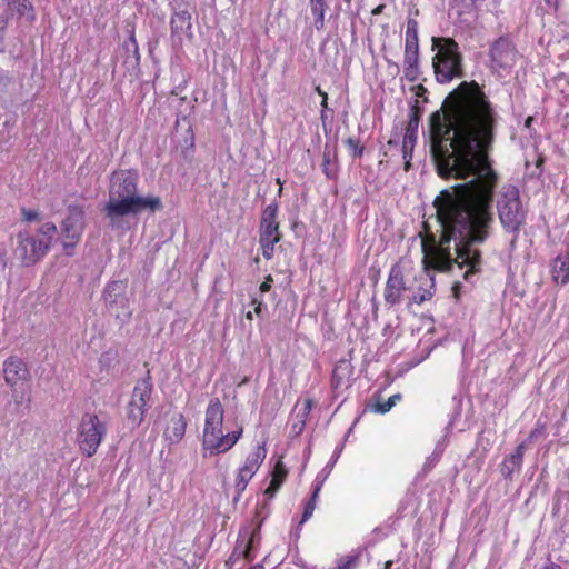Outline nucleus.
Masks as SVG:
<instances>
[{
  "instance_id": "nucleus-6",
  "label": "nucleus",
  "mask_w": 569,
  "mask_h": 569,
  "mask_svg": "<svg viewBox=\"0 0 569 569\" xmlns=\"http://www.w3.org/2000/svg\"><path fill=\"white\" fill-rule=\"evenodd\" d=\"M57 233V227L52 222L43 223L37 232V236L23 230L18 233V243L14 249L17 259L26 267H30L40 261L49 251L52 239Z\"/></svg>"
},
{
  "instance_id": "nucleus-10",
  "label": "nucleus",
  "mask_w": 569,
  "mask_h": 569,
  "mask_svg": "<svg viewBox=\"0 0 569 569\" xmlns=\"http://www.w3.org/2000/svg\"><path fill=\"white\" fill-rule=\"evenodd\" d=\"M412 284L405 278V271L400 263L391 267L386 282L383 299L388 306H397L403 301L409 305Z\"/></svg>"
},
{
  "instance_id": "nucleus-49",
  "label": "nucleus",
  "mask_w": 569,
  "mask_h": 569,
  "mask_svg": "<svg viewBox=\"0 0 569 569\" xmlns=\"http://www.w3.org/2000/svg\"><path fill=\"white\" fill-rule=\"evenodd\" d=\"M277 183L280 186V188H279V192H281V190H282V183H281L280 179H277Z\"/></svg>"
},
{
  "instance_id": "nucleus-12",
  "label": "nucleus",
  "mask_w": 569,
  "mask_h": 569,
  "mask_svg": "<svg viewBox=\"0 0 569 569\" xmlns=\"http://www.w3.org/2000/svg\"><path fill=\"white\" fill-rule=\"evenodd\" d=\"M490 68L499 77L510 73L518 58L511 41L507 38H499L490 48Z\"/></svg>"
},
{
  "instance_id": "nucleus-25",
  "label": "nucleus",
  "mask_w": 569,
  "mask_h": 569,
  "mask_svg": "<svg viewBox=\"0 0 569 569\" xmlns=\"http://www.w3.org/2000/svg\"><path fill=\"white\" fill-rule=\"evenodd\" d=\"M128 40H126L122 44L123 50L127 52L128 58H132L134 63H139L140 61V52H139V46L136 40L134 31L133 29H130L128 31Z\"/></svg>"
},
{
  "instance_id": "nucleus-21",
  "label": "nucleus",
  "mask_w": 569,
  "mask_h": 569,
  "mask_svg": "<svg viewBox=\"0 0 569 569\" xmlns=\"http://www.w3.org/2000/svg\"><path fill=\"white\" fill-rule=\"evenodd\" d=\"M523 452H525L523 445H519L516 448V450L503 460V462L501 465V473L505 477H507V478L511 477V475L516 470L520 469V467L522 465V460H523Z\"/></svg>"
},
{
  "instance_id": "nucleus-34",
  "label": "nucleus",
  "mask_w": 569,
  "mask_h": 569,
  "mask_svg": "<svg viewBox=\"0 0 569 569\" xmlns=\"http://www.w3.org/2000/svg\"><path fill=\"white\" fill-rule=\"evenodd\" d=\"M312 408V401L310 399H306L303 402V412H302V419L300 421L301 426L305 425V418L309 415L310 410ZM302 427H300L299 430H301Z\"/></svg>"
},
{
  "instance_id": "nucleus-35",
  "label": "nucleus",
  "mask_w": 569,
  "mask_h": 569,
  "mask_svg": "<svg viewBox=\"0 0 569 569\" xmlns=\"http://www.w3.org/2000/svg\"><path fill=\"white\" fill-rule=\"evenodd\" d=\"M272 281H273L272 277L271 276H267L264 281L259 287L260 292L261 293L268 292L271 289Z\"/></svg>"
},
{
  "instance_id": "nucleus-17",
  "label": "nucleus",
  "mask_w": 569,
  "mask_h": 569,
  "mask_svg": "<svg viewBox=\"0 0 569 569\" xmlns=\"http://www.w3.org/2000/svg\"><path fill=\"white\" fill-rule=\"evenodd\" d=\"M353 382V366L350 360L341 359L339 360L331 376V389L332 393L336 398L342 396Z\"/></svg>"
},
{
  "instance_id": "nucleus-28",
  "label": "nucleus",
  "mask_w": 569,
  "mask_h": 569,
  "mask_svg": "<svg viewBox=\"0 0 569 569\" xmlns=\"http://www.w3.org/2000/svg\"><path fill=\"white\" fill-rule=\"evenodd\" d=\"M318 498L319 496H315V493L312 492L310 500L305 505L302 517L300 520V526L312 517L317 506Z\"/></svg>"
},
{
  "instance_id": "nucleus-14",
  "label": "nucleus",
  "mask_w": 569,
  "mask_h": 569,
  "mask_svg": "<svg viewBox=\"0 0 569 569\" xmlns=\"http://www.w3.org/2000/svg\"><path fill=\"white\" fill-rule=\"evenodd\" d=\"M266 457L267 449L264 443L256 446L248 453L243 463L238 468L234 479V488L239 495L246 490L248 483L258 472Z\"/></svg>"
},
{
  "instance_id": "nucleus-2",
  "label": "nucleus",
  "mask_w": 569,
  "mask_h": 569,
  "mask_svg": "<svg viewBox=\"0 0 569 569\" xmlns=\"http://www.w3.org/2000/svg\"><path fill=\"white\" fill-rule=\"evenodd\" d=\"M137 183V172L121 170L112 174L104 212L113 229L129 230V216H137L142 210L154 212L162 209L159 197L138 196Z\"/></svg>"
},
{
  "instance_id": "nucleus-20",
  "label": "nucleus",
  "mask_w": 569,
  "mask_h": 569,
  "mask_svg": "<svg viewBox=\"0 0 569 569\" xmlns=\"http://www.w3.org/2000/svg\"><path fill=\"white\" fill-rule=\"evenodd\" d=\"M552 279L560 284L569 282V253L557 256L551 264Z\"/></svg>"
},
{
  "instance_id": "nucleus-27",
  "label": "nucleus",
  "mask_w": 569,
  "mask_h": 569,
  "mask_svg": "<svg viewBox=\"0 0 569 569\" xmlns=\"http://www.w3.org/2000/svg\"><path fill=\"white\" fill-rule=\"evenodd\" d=\"M400 400V395H393L388 398V400L383 402H378L375 405L373 410L378 413H386L391 410L393 406H396L397 401Z\"/></svg>"
},
{
  "instance_id": "nucleus-11",
  "label": "nucleus",
  "mask_w": 569,
  "mask_h": 569,
  "mask_svg": "<svg viewBox=\"0 0 569 569\" xmlns=\"http://www.w3.org/2000/svg\"><path fill=\"white\" fill-rule=\"evenodd\" d=\"M152 383L149 379H142L133 388L127 409L128 421L138 427L142 423L147 410L151 407Z\"/></svg>"
},
{
  "instance_id": "nucleus-29",
  "label": "nucleus",
  "mask_w": 569,
  "mask_h": 569,
  "mask_svg": "<svg viewBox=\"0 0 569 569\" xmlns=\"http://www.w3.org/2000/svg\"><path fill=\"white\" fill-rule=\"evenodd\" d=\"M350 152L353 157H361L363 153V147L360 144L359 140H356L353 138H349L346 141Z\"/></svg>"
},
{
  "instance_id": "nucleus-3",
  "label": "nucleus",
  "mask_w": 569,
  "mask_h": 569,
  "mask_svg": "<svg viewBox=\"0 0 569 569\" xmlns=\"http://www.w3.org/2000/svg\"><path fill=\"white\" fill-rule=\"evenodd\" d=\"M224 409L219 398H211L204 411L202 431L203 456H218L228 452L242 437L243 428L237 427L223 432Z\"/></svg>"
},
{
  "instance_id": "nucleus-50",
  "label": "nucleus",
  "mask_w": 569,
  "mask_h": 569,
  "mask_svg": "<svg viewBox=\"0 0 569 569\" xmlns=\"http://www.w3.org/2000/svg\"><path fill=\"white\" fill-rule=\"evenodd\" d=\"M250 569H262V568H261V567H259V566H256V567H252V568H250Z\"/></svg>"
},
{
  "instance_id": "nucleus-30",
  "label": "nucleus",
  "mask_w": 569,
  "mask_h": 569,
  "mask_svg": "<svg viewBox=\"0 0 569 569\" xmlns=\"http://www.w3.org/2000/svg\"><path fill=\"white\" fill-rule=\"evenodd\" d=\"M327 478H328V473H325V470H321L317 475V477H316V479H315V481L312 483V492L315 493V496H319V493L321 491V488H322V486H323V483H325Z\"/></svg>"
},
{
  "instance_id": "nucleus-7",
  "label": "nucleus",
  "mask_w": 569,
  "mask_h": 569,
  "mask_svg": "<svg viewBox=\"0 0 569 569\" xmlns=\"http://www.w3.org/2000/svg\"><path fill=\"white\" fill-rule=\"evenodd\" d=\"M107 433V423L94 413L82 416L78 427L77 440L80 450L88 457L93 456Z\"/></svg>"
},
{
  "instance_id": "nucleus-1",
  "label": "nucleus",
  "mask_w": 569,
  "mask_h": 569,
  "mask_svg": "<svg viewBox=\"0 0 569 569\" xmlns=\"http://www.w3.org/2000/svg\"><path fill=\"white\" fill-rule=\"evenodd\" d=\"M430 117L431 152L441 178L465 182L435 199L440 237L427 232L421 241L426 268L449 271L467 267L463 278L481 269L483 243L493 222L491 204L499 176L489 151L499 116L475 83H461Z\"/></svg>"
},
{
  "instance_id": "nucleus-37",
  "label": "nucleus",
  "mask_w": 569,
  "mask_h": 569,
  "mask_svg": "<svg viewBox=\"0 0 569 569\" xmlns=\"http://www.w3.org/2000/svg\"><path fill=\"white\" fill-rule=\"evenodd\" d=\"M251 305L254 307V313L260 315L263 302L261 299H258L257 297H252Z\"/></svg>"
},
{
  "instance_id": "nucleus-16",
  "label": "nucleus",
  "mask_w": 569,
  "mask_h": 569,
  "mask_svg": "<svg viewBox=\"0 0 569 569\" xmlns=\"http://www.w3.org/2000/svg\"><path fill=\"white\" fill-rule=\"evenodd\" d=\"M3 378L13 393L23 389L30 380V371L26 361L18 356H10L3 361Z\"/></svg>"
},
{
  "instance_id": "nucleus-44",
  "label": "nucleus",
  "mask_w": 569,
  "mask_h": 569,
  "mask_svg": "<svg viewBox=\"0 0 569 569\" xmlns=\"http://www.w3.org/2000/svg\"><path fill=\"white\" fill-rule=\"evenodd\" d=\"M332 469V465H327L322 470H325V473H330Z\"/></svg>"
},
{
  "instance_id": "nucleus-9",
  "label": "nucleus",
  "mask_w": 569,
  "mask_h": 569,
  "mask_svg": "<svg viewBox=\"0 0 569 569\" xmlns=\"http://www.w3.org/2000/svg\"><path fill=\"white\" fill-rule=\"evenodd\" d=\"M278 206L266 207L261 216L259 243L264 259L273 257L274 246L280 241L279 223L277 222Z\"/></svg>"
},
{
  "instance_id": "nucleus-19",
  "label": "nucleus",
  "mask_w": 569,
  "mask_h": 569,
  "mask_svg": "<svg viewBox=\"0 0 569 569\" xmlns=\"http://www.w3.org/2000/svg\"><path fill=\"white\" fill-rule=\"evenodd\" d=\"M187 428L186 419L182 415H174L164 431V438L170 443H178L184 436Z\"/></svg>"
},
{
  "instance_id": "nucleus-47",
  "label": "nucleus",
  "mask_w": 569,
  "mask_h": 569,
  "mask_svg": "<svg viewBox=\"0 0 569 569\" xmlns=\"http://www.w3.org/2000/svg\"><path fill=\"white\" fill-rule=\"evenodd\" d=\"M246 318H247L248 320H252V318H253V317H252V312H251V311H248V312L246 313Z\"/></svg>"
},
{
  "instance_id": "nucleus-40",
  "label": "nucleus",
  "mask_w": 569,
  "mask_h": 569,
  "mask_svg": "<svg viewBox=\"0 0 569 569\" xmlns=\"http://www.w3.org/2000/svg\"><path fill=\"white\" fill-rule=\"evenodd\" d=\"M440 453L441 452H439V453L435 452L432 455V457L428 459V461H427L428 466H431L432 463H436L438 461L439 457H440Z\"/></svg>"
},
{
  "instance_id": "nucleus-22",
  "label": "nucleus",
  "mask_w": 569,
  "mask_h": 569,
  "mask_svg": "<svg viewBox=\"0 0 569 569\" xmlns=\"http://www.w3.org/2000/svg\"><path fill=\"white\" fill-rule=\"evenodd\" d=\"M171 29L173 34H184L191 30V14L188 10L176 11L171 18Z\"/></svg>"
},
{
  "instance_id": "nucleus-5",
  "label": "nucleus",
  "mask_w": 569,
  "mask_h": 569,
  "mask_svg": "<svg viewBox=\"0 0 569 569\" xmlns=\"http://www.w3.org/2000/svg\"><path fill=\"white\" fill-rule=\"evenodd\" d=\"M432 50L437 51L432 59V66L436 80L439 83H448L462 77V56L453 39L433 37Z\"/></svg>"
},
{
  "instance_id": "nucleus-39",
  "label": "nucleus",
  "mask_w": 569,
  "mask_h": 569,
  "mask_svg": "<svg viewBox=\"0 0 569 569\" xmlns=\"http://www.w3.org/2000/svg\"><path fill=\"white\" fill-rule=\"evenodd\" d=\"M316 91H317V92L321 96V98H322V101H321V107H322V109H326V108H327V100H328V96H327V93H326L325 91H322V90L320 89V87H317V88H316Z\"/></svg>"
},
{
  "instance_id": "nucleus-8",
  "label": "nucleus",
  "mask_w": 569,
  "mask_h": 569,
  "mask_svg": "<svg viewBox=\"0 0 569 569\" xmlns=\"http://www.w3.org/2000/svg\"><path fill=\"white\" fill-rule=\"evenodd\" d=\"M86 213L81 207H70L61 223L60 241L67 256H72L86 228Z\"/></svg>"
},
{
  "instance_id": "nucleus-13",
  "label": "nucleus",
  "mask_w": 569,
  "mask_h": 569,
  "mask_svg": "<svg viewBox=\"0 0 569 569\" xmlns=\"http://www.w3.org/2000/svg\"><path fill=\"white\" fill-rule=\"evenodd\" d=\"M419 39H418V22L415 19H409L406 27V47L403 68L407 79L416 81L419 76Z\"/></svg>"
},
{
  "instance_id": "nucleus-48",
  "label": "nucleus",
  "mask_w": 569,
  "mask_h": 569,
  "mask_svg": "<svg viewBox=\"0 0 569 569\" xmlns=\"http://www.w3.org/2000/svg\"><path fill=\"white\" fill-rule=\"evenodd\" d=\"M391 565H392V562H391V561H387V562H386V567H385V569H390V568H391Z\"/></svg>"
},
{
  "instance_id": "nucleus-18",
  "label": "nucleus",
  "mask_w": 569,
  "mask_h": 569,
  "mask_svg": "<svg viewBox=\"0 0 569 569\" xmlns=\"http://www.w3.org/2000/svg\"><path fill=\"white\" fill-rule=\"evenodd\" d=\"M422 283L419 284L417 288L412 286V291L410 292V299H409V306L416 303L421 305L422 302L430 300L433 296V278L430 277L428 273L425 274L423 278H421Z\"/></svg>"
},
{
  "instance_id": "nucleus-38",
  "label": "nucleus",
  "mask_w": 569,
  "mask_h": 569,
  "mask_svg": "<svg viewBox=\"0 0 569 569\" xmlns=\"http://www.w3.org/2000/svg\"><path fill=\"white\" fill-rule=\"evenodd\" d=\"M402 158L405 160V170L408 171L411 166L412 152L402 151Z\"/></svg>"
},
{
  "instance_id": "nucleus-23",
  "label": "nucleus",
  "mask_w": 569,
  "mask_h": 569,
  "mask_svg": "<svg viewBox=\"0 0 569 569\" xmlns=\"http://www.w3.org/2000/svg\"><path fill=\"white\" fill-rule=\"evenodd\" d=\"M287 473L288 471L283 462L278 461L273 468L271 481L268 488L264 490V495L268 496L269 498H272L283 483Z\"/></svg>"
},
{
  "instance_id": "nucleus-46",
  "label": "nucleus",
  "mask_w": 569,
  "mask_h": 569,
  "mask_svg": "<svg viewBox=\"0 0 569 569\" xmlns=\"http://www.w3.org/2000/svg\"><path fill=\"white\" fill-rule=\"evenodd\" d=\"M244 557H246L247 559H249V558H250V547H249V546H247V550L244 551Z\"/></svg>"
},
{
  "instance_id": "nucleus-24",
  "label": "nucleus",
  "mask_w": 569,
  "mask_h": 569,
  "mask_svg": "<svg viewBox=\"0 0 569 569\" xmlns=\"http://www.w3.org/2000/svg\"><path fill=\"white\" fill-rule=\"evenodd\" d=\"M311 13L315 17V26L318 30L325 26V13L327 10L326 0H310Z\"/></svg>"
},
{
  "instance_id": "nucleus-45",
  "label": "nucleus",
  "mask_w": 569,
  "mask_h": 569,
  "mask_svg": "<svg viewBox=\"0 0 569 569\" xmlns=\"http://www.w3.org/2000/svg\"><path fill=\"white\" fill-rule=\"evenodd\" d=\"M531 122H532V117H528L525 122L526 127L529 128L531 126Z\"/></svg>"
},
{
  "instance_id": "nucleus-31",
  "label": "nucleus",
  "mask_w": 569,
  "mask_h": 569,
  "mask_svg": "<svg viewBox=\"0 0 569 569\" xmlns=\"http://www.w3.org/2000/svg\"><path fill=\"white\" fill-rule=\"evenodd\" d=\"M22 217L26 221H33L39 219V212L31 209H22Z\"/></svg>"
},
{
  "instance_id": "nucleus-36",
  "label": "nucleus",
  "mask_w": 569,
  "mask_h": 569,
  "mask_svg": "<svg viewBox=\"0 0 569 569\" xmlns=\"http://www.w3.org/2000/svg\"><path fill=\"white\" fill-rule=\"evenodd\" d=\"M329 164H330V160H329V157L327 154L323 156V163H322V167H323V172L328 177V178H332L333 177V172L331 171V169L329 168Z\"/></svg>"
},
{
  "instance_id": "nucleus-32",
  "label": "nucleus",
  "mask_w": 569,
  "mask_h": 569,
  "mask_svg": "<svg viewBox=\"0 0 569 569\" xmlns=\"http://www.w3.org/2000/svg\"><path fill=\"white\" fill-rule=\"evenodd\" d=\"M7 23H8L7 19L3 17H0V51H2L4 48L3 39H4V31L7 28Z\"/></svg>"
},
{
  "instance_id": "nucleus-41",
  "label": "nucleus",
  "mask_w": 569,
  "mask_h": 569,
  "mask_svg": "<svg viewBox=\"0 0 569 569\" xmlns=\"http://www.w3.org/2000/svg\"><path fill=\"white\" fill-rule=\"evenodd\" d=\"M539 569H561L560 566L556 565V563H546L543 565L542 567H540Z\"/></svg>"
},
{
  "instance_id": "nucleus-33",
  "label": "nucleus",
  "mask_w": 569,
  "mask_h": 569,
  "mask_svg": "<svg viewBox=\"0 0 569 569\" xmlns=\"http://www.w3.org/2000/svg\"><path fill=\"white\" fill-rule=\"evenodd\" d=\"M415 143H416V141L412 140L410 138V136L403 137V140H402V151H410V152H412L413 148H415Z\"/></svg>"
},
{
  "instance_id": "nucleus-4",
  "label": "nucleus",
  "mask_w": 569,
  "mask_h": 569,
  "mask_svg": "<svg viewBox=\"0 0 569 569\" xmlns=\"http://www.w3.org/2000/svg\"><path fill=\"white\" fill-rule=\"evenodd\" d=\"M496 209L502 229L512 234L513 244L527 223L529 211L520 198L519 189L513 184H503L497 194Z\"/></svg>"
},
{
  "instance_id": "nucleus-42",
  "label": "nucleus",
  "mask_w": 569,
  "mask_h": 569,
  "mask_svg": "<svg viewBox=\"0 0 569 569\" xmlns=\"http://www.w3.org/2000/svg\"><path fill=\"white\" fill-rule=\"evenodd\" d=\"M340 451H341V449H339V450H336V451H335V453H333V456H332V459H331V462H330L329 465H332V466L335 465V462H336V461L338 460V458H339Z\"/></svg>"
},
{
  "instance_id": "nucleus-15",
  "label": "nucleus",
  "mask_w": 569,
  "mask_h": 569,
  "mask_svg": "<svg viewBox=\"0 0 569 569\" xmlns=\"http://www.w3.org/2000/svg\"><path fill=\"white\" fill-rule=\"evenodd\" d=\"M104 301L111 312L121 321H127L131 317L129 299L126 296V283L122 281H112L107 284L103 292Z\"/></svg>"
},
{
  "instance_id": "nucleus-43",
  "label": "nucleus",
  "mask_w": 569,
  "mask_h": 569,
  "mask_svg": "<svg viewBox=\"0 0 569 569\" xmlns=\"http://www.w3.org/2000/svg\"><path fill=\"white\" fill-rule=\"evenodd\" d=\"M545 1L547 2L548 6L556 7L558 0H545Z\"/></svg>"
},
{
  "instance_id": "nucleus-26",
  "label": "nucleus",
  "mask_w": 569,
  "mask_h": 569,
  "mask_svg": "<svg viewBox=\"0 0 569 569\" xmlns=\"http://www.w3.org/2000/svg\"><path fill=\"white\" fill-rule=\"evenodd\" d=\"M419 121H420L419 109L417 107H413L410 110L408 126H407V129H406V132H405L403 137L410 136V138L416 141L417 140V132H418Z\"/></svg>"
}]
</instances>
